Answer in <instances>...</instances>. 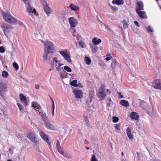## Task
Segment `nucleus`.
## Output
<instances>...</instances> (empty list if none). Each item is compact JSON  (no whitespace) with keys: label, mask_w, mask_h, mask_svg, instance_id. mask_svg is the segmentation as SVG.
Instances as JSON below:
<instances>
[{"label":"nucleus","mask_w":161,"mask_h":161,"mask_svg":"<svg viewBox=\"0 0 161 161\" xmlns=\"http://www.w3.org/2000/svg\"><path fill=\"white\" fill-rule=\"evenodd\" d=\"M28 13L32 17L34 16H37L38 14L36 13V11H27Z\"/></svg>","instance_id":"a878e982"},{"label":"nucleus","mask_w":161,"mask_h":161,"mask_svg":"<svg viewBox=\"0 0 161 161\" xmlns=\"http://www.w3.org/2000/svg\"><path fill=\"white\" fill-rule=\"evenodd\" d=\"M79 45L82 48L84 47V43L82 41H80L79 42Z\"/></svg>","instance_id":"8fccbe9b"},{"label":"nucleus","mask_w":161,"mask_h":161,"mask_svg":"<svg viewBox=\"0 0 161 161\" xmlns=\"http://www.w3.org/2000/svg\"><path fill=\"white\" fill-rule=\"evenodd\" d=\"M68 20L71 27H75L78 24L77 20L74 17H70L68 19Z\"/></svg>","instance_id":"6e6552de"},{"label":"nucleus","mask_w":161,"mask_h":161,"mask_svg":"<svg viewBox=\"0 0 161 161\" xmlns=\"http://www.w3.org/2000/svg\"><path fill=\"white\" fill-rule=\"evenodd\" d=\"M119 65V63L115 59L113 60L111 64V68H112V70H113L115 69V67Z\"/></svg>","instance_id":"aec40b11"},{"label":"nucleus","mask_w":161,"mask_h":161,"mask_svg":"<svg viewBox=\"0 0 161 161\" xmlns=\"http://www.w3.org/2000/svg\"><path fill=\"white\" fill-rule=\"evenodd\" d=\"M113 122H117L119 120V118L115 116H113Z\"/></svg>","instance_id":"c03bdc74"},{"label":"nucleus","mask_w":161,"mask_h":161,"mask_svg":"<svg viewBox=\"0 0 161 161\" xmlns=\"http://www.w3.org/2000/svg\"><path fill=\"white\" fill-rule=\"evenodd\" d=\"M51 109L52 110V114L53 116L54 115V107H52Z\"/></svg>","instance_id":"864d4df0"},{"label":"nucleus","mask_w":161,"mask_h":161,"mask_svg":"<svg viewBox=\"0 0 161 161\" xmlns=\"http://www.w3.org/2000/svg\"><path fill=\"white\" fill-rule=\"evenodd\" d=\"M69 7L72 10H78L79 9V7L78 6L73 4H71Z\"/></svg>","instance_id":"cd10ccee"},{"label":"nucleus","mask_w":161,"mask_h":161,"mask_svg":"<svg viewBox=\"0 0 161 161\" xmlns=\"http://www.w3.org/2000/svg\"><path fill=\"white\" fill-rule=\"evenodd\" d=\"M78 85H79V86H80V87H81L82 86H81V85L80 83H78V84H77Z\"/></svg>","instance_id":"338daca9"},{"label":"nucleus","mask_w":161,"mask_h":161,"mask_svg":"<svg viewBox=\"0 0 161 161\" xmlns=\"http://www.w3.org/2000/svg\"><path fill=\"white\" fill-rule=\"evenodd\" d=\"M59 52L61 55L68 62L70 63L71 60L70 59L69 54L67 51H59Z\"/></svg>","instance_id":"39448f33"},{"label":"nucleus","mask_w":161,"mask_h":161,"mask_svg":"<svg viewBox=\"0 0 161 161\" xmlns=\"http://www.w3.org/2000/svg\"><path fill=\"white\" fill-rule=\"evenodd\" d=\"M7 88V85L5 83L0 81V95L3 98L4 97V92Z\"/></svg>","instance_id":"423d86ee"},{"label":"nucleus","mask_w":161,"mask_h":161,"mask_svg":"<svg viewBox=\"0 0 161 161\" xmlns=\"http://www.w3.org/2000/svg\"><path fill=\"white\" fill-rule=\"evenodd\" d=\"M85 61L86 63L87 64H90L91 61V59L86 56L85 57Z\"/></svg>","instance_id":"72a5a7b5"},{"label":"nucleus","mask_w":161,"mask_h":161,"mask_svg":"<svg viewBox=\"0 0 161 161\" xmlns=\"http://www.w3.org/2000/svg\"><path fill=\"white\" fill-rule=\"evenodd\" d=\"M86 124H87V125L89 127H91L90 124L89 123V122L88 120L86 121Z\"/></svg>","instance_id":"0e129e2a"},{"label":"nucleus","mask_w":161,"mask_h":161,"mask_svg":"<svg viewBox=\"0 0 161 161\" xmlns=\"http://www.w3.org/2000/svg\"><path fill=\"white\" fill-rule=\"evenodd\" d=\"M49 96H50L49 95ZM50 97V98L52 101V107H54V101L53 99Z\"/></svg>","instance_id":"6e6d98bb"},{"label":"nucleus","mask_w":161,"mask_h":161,"mask_svg":"<svg viewBox=\"0 0 161 161\" xmlns=\"http://www.w3.org/2000/svg\"><path fill=\"white\" fill-rule=\"evenodd\" d=\"M30 3L25 4L27 5V10H35V8L32 9L31 6L30 4Z\"/></svg>","instance_id":"f704fd0d"},{"label":"nucleus","mask_w":161,"mask_h":161,"mask_svg":"<svg viewBox=\"0 0 161 161\" xmlns=\"http://www.w3.org/2000/svg\"><path fill=\"white\" fill-rule=\"evenodd\" d=\"M69 129V128L66 125H62L59 128V131L61 132L66 134L70 132Z\"/></svg>","instance_id":"9b49d317"},{"label":"nucleus","mask_w":161,"mask_h":161,"mask_svg":"<svg viewBox=\"0 0 161 161\" xmlns=\"http://www.w3.org/2000/svg\"><path fill=\"white\" fill-rule=\"evenodd\" d=\"M93 97V95L90 94L87 99L86 103L88 106H89L90 109H91L93 107L92 104V99Z\"/></svg>","instance_id":"4468645a"},{"label":"nucleus","mask_w":161,"mask_h":161,"mask_svg":"<svg viewBox=\"0 0 161 161\" xmlns=\"http://www.w3.org/2000/svg\"><path fill=\"white\" fill-rule=\"evenodd\" d=\"M25 4L31 3V0H22Z\"/></svg>","instance_id":"3c124183"},{"label":"nucleus","mask_w":161,"mask_h":161,"mask_svg":"<svg viewBox=\"0 0 161 161\" xmlns=\"http://www.w3.org/2000/svg\"><path fill=\"white\" fill-rule=\"evenodd\" d=\"M138 15L142 18H146L147 16L146 14V12L144 11H136Z\"/></svg>","instance_id":"f3484780"},{"label":"nucleus","mask_w":161,"mask_h":161,"mask_svg":"<svg viewBox=\"0 0 161 161\" xmlns=\"http://www.w3.org/2000/svg\"><path fill=\"white\" fill-rule=\"evenodd\" d=\"M42 119L44 121V125L48 129L53 130L55 129L53 125L51 123L48 118L42 113L39 112Z\"/></svg>","instance_id":"f257e3e1"},{"label":"nucleus","mask_w":161,"mask_h":161,"mask_svg":"<svg viewBox=\"0 0 161 161\" xmlns=\"http://www.w3.org/2000/svg\"><path fill=\"white\" fill-rule=\"evenodd\" d=\"M40 88V86L38 84H36L35 85V88L37 89H39Z\"/></svg>","instance_id":"052dcab7"},{"label":"nucleus","mask_w":161,"mask_h":161,"mask_svg":"<svg viewBox=\"0 0 161 161\" xmlns=\"http://www.w3.org/2000/svg\"><path fill=\"white\" fill-rule=\"evenodd\" d=\"M62 155L68 158H72V157L69 155L67 153H64L63 152V154Z\"/></svg>","instance_id":"a19ab883"},{"label":"nucleus","mask_w":161,"mask_h":161,"mask_svg":"<svg viewBox=\"0 0 161 161\" xmlns=\"http://www.w3.org/2000/svg\"><path fill=\"white\" fill-rule=\"evenodd\" d=\"M120 125L119 124H117L115 126V128L117 130H120Z\"/></svg>","instance_id":"49530a36"},{"label":"nucleus","mask_w":161,"mask_h":161,"mask_svg":"<svg viewBox=\"0 0 161 161\" xmlns=\"http://www.w3.org/2000/svg\"><path fill=\"white\" fill-rule=\"evenodd\" d=\"M49 53L45 51L43 55V60L46 61L47 60V57Z\"/></svg>","instance_id":"473e14b6"},{"label":"nucleus","mask_w":161,"mask_h":161,"mask_svg":"<svg viewBox=\"0 0 161 161\" xmlns=\"http://www.w3.org/2000/svg\"><path fill=\"white\" fill-rule=\"evenodd\" d=\"M134 24L137 26H138V27H139V23H138V22H137V21H134Z\"/></svg>","instance_id":"13d9d810"},{"label":"nucleus","mask_w":161,"mask_h":161,"mask_svg":"<svg viewBox=\"0 0 161 161\" xmlns=\"http://www.w3.org/2000/svg\"><path fill=\"white\" fill-rule=\"evenodd\" d=\"M107 100L109 102H111L112 101L111 99L109 98H107Z\"/></svg>","instance_id":"e2e57ef3"},{"label":"nucleus","mask_w":161,"mask_h":161,"mask_svg":"<svg viewBox=\"0 0 161 161\" xmlns=\"http://www.w3.org/2000/svg\"><path fill=\"white\" fill-rule=\"evenodd\" d=\"M13 67L16 70H17L19 69V66L18 64L15 62L13 63Z\"/></svg>","instance_id":"58836bf2"},{"label":"nucleus","mask_w":161,"mask_h":161,"mask_svg":"<svg viewBox=\"0 0 161 161\" xmlns=\"http://www.w3.org/2000/svg\"><path fill=\"white\" fill-rule=\"evenodd\" d=\"M39 134L41 137L42 139L45 141L48 144H50V142L48 140V136L46 134L44 133L41 130H39Z\"/></svg>","instance_id":"f8f14e48"},{"label":"nucleus","mask_w":161,"mask_h":161,"mask_svg":"<svg viewBox=\"0 0 161 161\" xmlns=\"http://www.w3.org/2000/svg\"><path fill=\"white\" fill-rule=\"evenodd\" d=\"M2 28L3 30L4 34L6 35V33L11 30L13 27L7 24L3 23L1 25Z\"/></svg>","instance_id":"0eeeda50"},{"label":"nucleus","mask_w":161,"mask_h":161,"mask_svg":"<svg viewBox=\"0 0 161 161\" xmlns=\"http://www.w3.org/2000/svg\"><path fill=\"white\" fill-rule=\"evenodd\" d=\"M16 22L17 23V24L21 26H23L24 25L23 23L21 21L19 20H17Z\"/></svg>","instance_id":"603ef678"},{"label":"nucleus","mask_w":161,"mask_h":161,"mask_svg":"<svg viewBox=\"0 0 161 161\" xmlns=\"http://www.w3.org/2000/svg\"><path fill=\"white\" fill-rule=\"evenodd\" d=\"M53 63H60V61L58 60L57 58L55 57L53 58Z\"/></svg>","instance_id":"ea45409f"},{"label":"nucleus","mask_w":161,"mask_h":161,"mask_svg":"<svg viewBox=\"0 0 161 161\" xmlns=\"http://www.w3.org/2000/svg\"><path fill=\"white\" fill-rule=\"evenodd\" d=\"M77 80H72L70 83L71 85L75 86V87H77L79 86L80 87V86H79V85H78L77 84Z\"/></svg>","instance_id":"7c9ffc66"},{"label":"nucleus","mask_w":161,"mask_h":161,"mask_svg":"<svg viewBox=\"0 0 161 161\" xmlns=\"http://www.w3.org/2000/svg\"><path fill=\"white\" fill-rule=\"evenodd\" d=\"M19 97L21 101L24 106H26L29 103L27 101L26 98L25 96L21 94L19 95Z\"/></svg>","instance_id":"1a4fd4ad"},{"label":"nucleus","mask_w":161,"mask_h":161,"mask_svg":"<svg viewBox=\"0 0 161 161\" xmlns=\"http://www.w3.org/2000/svg\"><path fill=\"white\" fill-rule=\"evenodd\" d=\"M113 4H116L118 5L122 4L123 3V0H113L112 2Z\"/></svg>","instance_id":"b1692460"},{"label":"nucleus","mask_w":161,"mask_h":161,"mask_svg":"<svg viewBox=\"0 0 161 161\" xmlns=\"http://www.w3.org/2000/svg\"><path fill=\"white\" fill-rule=\"evenodd\" d=\"M27 136L28 138L31 141L35 143L37 142V141L36 139V135L35 134L33 133L29 132Z\"/></svg>","instance_id":"ddd939ff"},{"label":"nucleus","mask_w":161,"mask_h":161,"mask_svg":"<svg viewBox=\"0 0 161 161\" xmlns=\"http://www.w3.org/2000/svg\"><path fill=\"white\" fill-rule=\"evenodd\" d=\"M41 36V34L39 33L37 34V36L35 37V38H38Z\"/></svg>","instance_id":"680f3d73"},{"label":"nucleus","mask_w":161,"mask_h":161,"mask_svg":"<svg viewBox=\"0 0 161 161\" xmlns=\"http://www.w3.org/2000/svg\"><path fill=\"white\" fill-rule=\"evenodd\" d=\"M74 92L75 93V97L76 98H80L82 97V92L79 90H75Z\"/></svg>","instance_id":"2eb2a0df"},{"label":"nucleus","mask_w":161,"mask_h":161,"mask_svg":"<svg viewBox=\"0 0 161 161\" xmlns=\"http://www.w3.org/2000/svg\"><path fill=\"white\" fill-rule=\"evenodd\" d=\"M63 65V64H61L60 63H53L52 64V68L53 69L54 67L55 66L56 70L58 72L60 71L61 70L60 67L61 66Z\"/></svg>","instance_id":"dca6fc26"},{"label":"nucleus","mask_w":161,"mask_h":161,"mask_svg":"<svg viewBox=\"0 0 161 161\" xmlns=\"http://www.w3.org/2000/svg\"><path fill=\"white\" fill-rule=\"evenodd\" d=\"M118 94L120 96L119 97V98H122L123 97V96L121 94V93L120 92H118Z\"/></svg>","instance_id":"bf43d9fd"},{"label":"nucleus","mask_w":161,"mask_h":161,"mask_svg":"<svg viewBox=\"0 0 161 161\" xmlns=\"http://www.w3.org/2000/svg\"><path fill=\"white\" fill-rule=\"evenodd\" d=\"M130 117L133 119L136 120H137L139 118L138 115L135 112H132L131 113Z\"/></svg>","instance_id":"6ab92c4d"},{"label":"nucleus","mask_w":161,"mask_h":161,"mask_svg":"<svg viewBox=\"0 0 161 161\" xmlns=\"http://www.w3.org/2000/svg\"><path fill=\"white\" fill-rule=\"evenodd\" d=\"M44 12L48 16L51 13V11H44Z\"/></svg>","instance_id":"09e8293b"},{"label":"nucleus","mask_w":161,"mask_h":161,"mask_svg":"<svg viewBox=\"0 0 161 161\" xmlns=\"http://www.w3.org/2000/svg\"><path fill=\"white\" fill-rule=\"evenodd\" d=\"M17 106L21 110L22 108H23L22 106L18 103H17Z\"/></svg>","instance_id":"5fc2aeb1"},{"label":"nucleus","mask_w":161,"mask_h":161,"mask_svg":"<svg viewBox=\"0 0 161 161\" xmlns=\"http://www.w3.org/2000/svg\"><path fill=\"white\" fill-rule=\"evenodd\" d=\"M120 104L122 106L127 107L129 105L128 101L125 100H122L120 101Z\"/></svg>","instance_id":"bb28decb"},{"label":"nucleus","mask_w":161,"mask_h":161,"mask_svg":"<svg viewBox=\"0 0 161 161\" xmlns=\"http://www.w3.org/2000/svg\"><path fill=\"white\" fill-rule=\"evenodd\" d=\"M32 106L34 108H36L37 109H39L41 107L36 102H33L32 103Z\"/></svg>","instance_id":"393cba45"},{"label":"nucleus","mask_w":161,"mask_h":161,"mask_svg":"<svg viewBox=\"0 0 161 161\" xmlns=\"http://www.w3.org/2000/svg\"><path fill=\"white\" fill-rule=\"evenodd\" d=\"M44 51L48 53H53L55 51L54 45L52 42L47 41L44 43Z\"/></svg>","instance_id":"20e7f679"},{"label":"nucleus","mask_w":161,"mask_h":161,"mask_svg":"<svg viewBox=\"0 0 161 161\" xmlns=\"http://www.w3.org/2000/svg\"><path fill=\"white\" fill-rule=\"evenodd\" d=\"M3 19L6 22L10 24H15L17 22L16 19L9 13H5L2 11Z\"/></svg>","instance_id":"7ed1b4c3"},{"label":"nucleus","mask_w":161,"mask_h":161,"mask_svg":"<svg viewBox=\"0 0 161 161\" xmlns=\"http://www.w3.org/2000/svg\"><path fill=\"white\" fill-rule=\"evenodd\" d=\"M105 85H102L97 93L98 97L100 100L103 99L106 97L107 94L109 95L110 94L109 90L108 89L105 90Z\"/></svg>","instance_id":"f03ea898"},{"label":"nucleus","mask_w":161,"mask_h":161,"mask_svg":"<svg viewBox=\"0 0 161 161\" xmlns=\"http://www.w3.org/2000/svg\"><path fill=\"white\" fill-rule=\"evenodd\" d=\"M147 67L149 68H151V66L150 65V64L149 63H148V64H147Z\"/></svg>","instance_id":"69168bd1"},{"label":"nucleus","mask_w":161,"mask_h":161,"mask_svg":"<svg viewBox=\"0 0 161 161\" xmlns=\"http://www.w3.org/2000/svg\"><path fill=\"white\" fill-rule=\"evenodd\" d=\"M56 145L57 149L58 152L61 154H63L64 152L63 151L62 147H60V146L59 142L58 140H57Z\"/></svg>","instance_id":"a211bd4d"},{"label":"nucleus","mask_w":161,"mask_h":161,"mask_svg":"<svg viewBox=\"0 0 161 161\" xmlns=\"http://www.w3.org/2000/svg\"><path fill=\"white\" fill-rule=\"evenodd\" d=\"M90 48H91L92 52L93 53L96 52L98 49V48L97 46L92 45H90Z\"/></svg>","instance_id":"c756f323"},{"label":"nucleus","mask_w":161,"mask_h":161,"mask_svg":"<svg viewBox=\"0 0 161 161\" xmlns=\"http://www.w3.org/2000/svg\"><path fill=\"white\" fill-rule=\"evenodd\" d=\"M110 103H108L107 105L108 106V107H109V106H110Z\"/></svg>","instance_id":"774afa93"},{"label":"nucleus","mask_w":161,"mask_h":161,"mask_svg":"<svg viewBox=\"0 0 161 161\" xmlns=\"http://www.w3.org/2000/svg\"><path fill=\"white\" fill-rule=\"evenodd\" d=\"M2 75L3 77L7 78L8 76V73L6 71H3L2 72Z\"/></svg>","instance_id":"c9c22d12"},{"label":"nucleus","mask_w":161,"mask_h":161,"mask_svg":"<svg viewBox=\"0 0 161 161\" xmlns=\"http://www.w3.org/2000/svg\"><path fill=\"white\" fill-rule=\"evenodd\" d=\"M92 42L94 45H98L101 42L100 39H98L97 37H94L92 40Z\"/></svg>","instance_id":"5701e85b"},{"label":"nucleus","mask_w":161,"mask_h":161,"mask_svg":"<svg viewBox=\"0 0 161 161\" xmlns=\"http://www.w3.org/2000/svg\"><path fill=\"white\" fill-rule=\"evenodd\" d=\"M146 30H147V31H148V32H153V30L152 29L151 27H150V26H148Z\"/></svg>","instance_id":"a18cd8bd"},{"label":"nucleus","mask_w":161,"mask_h":161,"mask_svg":"<svg viewBox=\"0 0 161 161\" xmlns=\"http://www.w3.org/2000/svg\"><path fill=\"white\" fill-rule=\"evenodd\" d=\"M121 23L123 24V28L125 29L128 28L129 25L126 21L123 20L121 21Z\"/></svg>","instance_id":"c85d7f7f"},{"label":"nucleus","mask_w":161,"mask_h":161,"mask_svg":"<svg viewBox=\"0 0 161 161\" xmlns=\"http://www.w3.org/2000/svg\"><path fill=\"white\" fill-rule=\"evenodd\" d=\"M136 10H142L143 9V3L142 2H137L136 3Z\"/></svg>","instance_id":"4be33fe9"},{"label":"nucleus","mask_w":161,"mask_h":161,"mask_svg":"<svg viewBox=\"0 0 161 161\" xmlns=\"http://www.w3.org/2000/svg\"><path fill=\"white\" fill-rule=\"evenodd\" d=\"M112 58V57L111 56L108 57L106 58V59L107 61H109Z\"/></svg>","instance_id":"4d7b16f0"},{"label":"nucleus","mask_w":161,"mask_h":161,"mask_svg":"<svg viewBox=\"0 0 161 161\" xmlns=\"http://www.w3.org/2000/svg\"><path fill=\"white\" fill-rule=\"evenodd\" d=\"M126 133L129 139L132 140L133 139V135L131 132V130L129 128H128L127 129Z\"/></svg>","instance_id":"412c9836"},{"label":"nucleus","mask_w":161,"mask_h":161,"mask_svg":"<svg viewBox=\"0 0 161 161\" xmlns=\"http://www.w3.org/2000/svg\"><path fill=\"white\" fill-rule=\"evenodd\" d=\"M91 161H97V160L96 157V156L94 155H92Z\"/></svg>","instance_id":"37998d69"},{"label":"nucleus","mask_w":161,"mask_h":161,"mask_svg":"<svg viewBox=\"0 0 161 161\" xmlns=\"http://www.w3.org/2000/svg\"><path fill=\"white\" fill-rule=\"evenodd\" d=\"M64 69L68 72H71L72 71L71 69L68 66H65L64 68Z\"/></svg>","instance_id":"e433bc0d"},{"label":"nucleus","mask_w":161,"mask_h":161,"mask_svg":"<svg viewBox=\"0 0 161 161\" xmlns=\"http://www.w3.org/2000/svg\"><path fill=\"white\" fill-rule=\"evenodd\" d=\"M5 52V49L3 47H0V52L1 53H3Z\"/></svg>","instance_id":"de8ad7c7"},{"label":"nucleus","mask_w":161,"mask_h":161,"mask_svg":"<svg viewBox=\"0 0 161 161\" xmlns=\"http://www.w3.org/2000/svg\"><path fill=\"white\" fill-rule=\"evenodd\" d=\"M128 54L132 58H134L135 57V54L132 53L131 51H129L128 52H127Z\"/></svg>","instance_id":"79ce46f5"},{"label":"nucleus","mask_w":161,"mask_h":161,"mask_svg":"<svg viewBox=\"0 0 161 161\" xmlns=\"http://www.w3.org/2000/svg\"><path fill=\"white\" fill-rule=\"evenodd\" d=\"M153 85L155 89L161 90V84L159 80H155L154 81Z\"/></svg>","instance_id":"9d476101"},{"label":"nucleus","mask_w":161,"mask_h":161,"mask_svg":"<svg viewBox=\"0 0 161 161\" xmlns=\"http://www.w3.org/2000/svg\"><path fill=\"white\" fill-rule=\"evenodd\" d=\"M43 9L44 10H48V9H50L46 2H44L43 3Z\"/></svg>","instance_id":"2f4dec72"},{"label":"nucleus","mask_w":161,"mask_h":161,"mask_svg":"<svg viewBox=\"0 0 161 161\" xmlns=\"http://www.w3.org/2000/svg\"><path fill=\"white\" fill-rule=\"evenodd\" d=\"M146 105H147L146 103L144 102H142L140 103V107L143 109H145L144 108Z\"/></svg>","instance_id":"4c0bfd02"}]
</instances>
